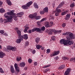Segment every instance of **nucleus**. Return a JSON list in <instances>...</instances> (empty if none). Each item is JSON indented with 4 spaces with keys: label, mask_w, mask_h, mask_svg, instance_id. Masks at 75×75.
Returning <instances> with one entry per match:
<instances>
[{
    "label": "nucleus",
    "mask_w": 75,
    "mask_h": 75,
    "mask_svg": "<svg viewBox=\"0 0 75 75\" xmlns=\"http://www.w3.org/2000/svg\"><path fill=\"white\" fill-rule=\"evenodd\" d=\"M14 11L12 10L11 12H8L5 14L4 17L7 18L4 19V23H7L8 22H9L10 23L11 22L13 17V19L14 20H15V21L17 20V16H11V15H16V14L14 13Z\"/></svg>",
    "instance_id": "f257e3e1"
},
{
    "label": "nucleus",
    "mask_w": 75,
    "mask_h": 75,
    "mask_svg": "<svg viewBox=\"0 0 75 75\" xmlns=\"http://www.w3.org/2000/svg\"><path fill=\"white\" fill-rule=\"evenodd\" d=\"M60 42L61 44H64L65 45H71L74 44V42L69 40H65L64 39H62L60 40Z\"/></svg>",
    "instance_id": "f03ea898"
},
{
    "label": "nucleus",
    "mask_w": 75,
    "mask_h": 75,
    "mask_svg": "<svg viewBox=\"0 0 75 75\" xmlns=\"http://www.w3.org/2000/svg\"><path fill=\"white\" fill-rule=\"evenodd\" d=\"M33 4V2L32 1H30L27 3L26 5H23L21 7L24 10H26L28 8V7Z\"/></svg>",
    "instance_id": "7ed1b4c3"
},
{
    "label": "nucleus",
    "mask_w": 75,
    "mask_h": 75,
    "mask_svg": "<svg viewBox=\"0 0 75 75\" xmlns=\"http://www.w3.org/2000/svg\"><path fill=\"white\" fill-rule=\"evenodd\" d=\"M66 38L68 40H72V39H75V35L72 33H70L69 36H66Z\"/></svg>",
    "instance_id": "20e7f679"
},
{
    "label": "nucleus",
    "mask_w": 75,
    "mask_h": 75,
    "mask_svg": "<svg viewBox=\"0 0 75 75\" xmlns=\"http://www.w3.org/2000/svg\"><path fill=\"white\" fill-rule=\"evenodd\" d=\"M52 32L56 33L58 32V31L56 30H53L52 29H50L49 30V33L50 34H52Z\"/></svg>",
    "instance_id": "39448f33"
},
{
    "label": "nucleus",
    "mask_w": 75,
    "mask_h": 75,
    "mask_svg": "<svg viewBox=\"0 0 75 75\" xmlns=\"http://www.w3.org/2000/svg\"><path fill=\"white\" fill-rule=\"evenodd\" d=\"M61 12V10L60 9H59L57 10V11L55 13V16H58L59 15V13Z\"/></svg>",
    "instance_id": "423d86ee"
},
{
    "label": "nucleus",
    "mask_w": 75,
    "mask_h": 75,
    "mask_svg": "<svg viewBox=\"0 0 75 75\" xmlns=\"http://www.w3.org/2000/svg\"><path fill=\"white\" fill-rule=\"evenodd\" d=\"M71 71V69L68 68V69L67 71L64 73V75H69V72Z\"/></svg>",
    "instance_id": "0eeeda50"
},
{
    "label": "nucleus",
    "mask_w": 75,
    "mask_h": 75,
    "mask_svg": "<svg viewBox=\"0 0 75 75\" xmlns=\"http://www.w3.org/2000/svg\"><path fill=\"white\" fill-rule=\"evenodd\" d=\"M34 31H38V32H40L41 33H42V31H41V28H34Z\"/></svg>",
    "instance_id": "6e6552de"
},
{
    "label": "nucleus",
    "mask_w": 75,
    "mask_h": 75,
    "mask_svg": "<svg viewBox=\"0 0 75 75\" xmlns=\"http://www.w3.org/2000/svg\"><path fill=\"white\" fill-rule=\"evenodd\" d=\"M16 32L19 37V38H21V31L20 30H17Z\"/></svg>",
    "instance_id": "1a4fd4ad"
},
{
    "label": "nucleus",
    "mask_w": 75,
    "mask_h": 75,
    "mask_svg": "<svg viewBox=\"0 0 75 75\" xmlns=\"http://www.w3.org/2000/svg\"><path fill=\"white\" fill-rule=\"evenodd\" d=\"M21 37L22 39L24 38L25 40H27L28 39V35L27 34H25L23 36H21Z\"/></svg>",
    "instance_id": "9d476101"
},
{
    "label": "nucleus",
    "mask_w": 75,
    "mask_h": 75,
    "mask_svg": "<svg viewBox=\"0 0 75 75\" xmlns=\"http://www.w3.org/2000/svg\"><path fill=\"white\" fill-rule=\"evenodd\" d=\"M20 38L18 39H17L16 41V43L18 44H19V43H20L21 42V40H22V38L21 37V38Z\"/></svg>",
    "instance_id": "9b49d317"
},
{
    "label": "nucleus",
    "mask_w": 75,
    "mask_h": 75,
    "mask_svg": "<svg viewBox=\"0 0 75 75\" xmlns=\"http://www.w3.org/2000/svg\"><path fill=\"white\" fill-rule=\"evenodd\" d=\"M35 13L32 15H30L29 16V17L30 18H35Z\"/></svg>",
    "instance_id": "f8f14e48"
},
{
    "label": "nucleus",
    "mask_w": 75,
    "mask_h": 75,
    "mask_svg": "<svg viewBox=\"0 0 75 75\" xmlns=\"http://www.w3.org/2000/svg\"><path fill=\"white\" fill-rule=\"evenodd\" d=\"M5 54H4L2 52H0V58H3L4 57V56L5 55Z\"/></svg>",
    "instance_id": "ddd939ff"
},
{
    "label": "nucleus",
    "mask_w": 75,
    "mask_h": 75,
    "mask_svg": "<svg viewBox=\"0 0 75 75\" xmlns=\"http://www.w3.org/2000/svg\"><path fill=\"white\" fill-rule=\"evenodd\" d=\"M70 16L71 15L70 14H67L66 15V17L65 18V20H69V19L70 18Z\"/></svg>",
    "instance_id": "4468645a"
},
{
    "label": "nucleus",
    "mask_w": 75,
    "mask_h": 75,
    "mask_svg": "<svg viewBox=\"0 0 75 75\" xmlns=\"http://www.w3.org/2000/svg\"><path fill=\"white\" fill-rule=\"evenodd\" d=\"M24 14L23 12H20L18 13L16 15L17 16V17H21Z\"/></svg>",
    "instance_id": "2eb2a0df"
},
{
    "label": "nucleus",
    "mask_w": 75,
    "mask_h": 75,
    "mask_svg": "<svg viewBox=\"0 0 75 75\" xmlns=\"http://www.w3.org/2000/svg\"><path fill=\"white\" fill-rule=\"evenodd\" d=\"M36 20H39L40 18V16H37V13H35V18Z\"/></svg>",
    "instance_id": "dca6fc26"
},
{
    "label": "nucleus",
    "mask_w": 75,
    "mask_h": 75,
    "mask_svg": "<svg viewBox=\"0 0 75 75\" xmlns=\"http://www.w3.org/2000/svg\"><path fill=\"white\" fill-rule=\"evenodd\" d=\"M64 4V2H62L58 6L57 8H61V7H62V6Z\"/></svg>",
    "instance_id": "f3484780"
},
{
    "label": "nucleus",
    "mask_w": 75,
    "mask_h": 75,
    "mask_svg": "<svg viewBox=\"0 0 75 75\" xmlns=\"http://www.w3.org/2000/svg\"><path fill=\"white\" fill-rule=\"evenodd\" d=\"M11 71L12 74H13L15 72L14 71V67L13 66H11Z\"/></svg>",
    "instance_id": "a211bd4d"
},
{
    "label": "nucleus",
    "mask_w": 75,
    "mask_h": 75,
    "mask_svg": "<svg viewBox=\"0 0 75 75\" xmlns=\"http://www.w3.org/2000/svg\"><path fill=\"white\" fill-rule=\"evenodd\" d=\"M54 53L53 54V56H55V55H57L59 54V51H54Z\"/></svg>",
    "instance_id": "6ab92c4d"
},
{
    "label": "nucleus",
    "mask_w": 75,
    "mask_h": 75,
    "mask_svg": "<svg viewBox=\"0 0 75 75\" xmlns=\"http://www.w3.org/2000/svg\"><path fill=\"white\" fill-rule=\"evenodd\" d=\"M25 64L24 62H23L20 63V66L21 67H25Z\"/></svg>",
    "instance_id": "aec40b11"
},
{
    "label": "nucleus",
    "mask_w": 75,
    "mask_h": 75,
    "mask_svg": "<svg viewBox=\"0 0 75 75\" xmlns=\"http://www.w3.org/2000/svg\"><path fill=\"white\" fill-rule=\"evenodd\" d=\"M69 34H70V32H67L65 33H63V35H67L66 36H69Z\"/></svg>",
    "instance_id": "412c9836"
},
{
    "label": "nucleus",
    "mask_w": 75,
    "mask_h": 75,
    "mask_svg": "<svg viewBox=\"0 0 75 75\" xmlns=\"http://www.w3.org/2000/svg\"><path fill=\"white\" fill-rule=\"evenodd\" d=\"M43 10L46 13H48V8L47 7H45L43 9Z\"/></svg>",
    "instance_id": "4be33fe9"
},
{
    "label": "nucleus",
    "mask_w": 75,
    "mask_h": 75,
    "mask_svg": "<svg viewBox=\"0 0 75 75\" xmlns=\"http://www.w3.org/2000/svg\"><path fill=\"white\" fill-rule=\"evenodd\" d=\"M6 1L9 6H11V2L10 0H6Z\"/></svg>",
    "instance_id": "5701e85b"
},
{
    "label": "nucleus",
    "mask_w": 75,
    "mask_h": 75,
    "mask_svg": "<svg viewBox=\"0 0 75 75\" xmlns=\"http://www.w3.org/2000/svg\"><path fill=\"white\" fill-rule=\"evenodd\" d=\"M65 67V65H62L59 67V69H63Z\"/></svg>",
    "instance_id": "b1692460"
},
{
    "label": "nucleus",
    "mask_w": 75,
    "mask_h": 75,
    "mask_svg": "<svg viewBox=\"0 0 75 75\" xmlns=\"http://www.w3.org/2000/svg\"><path fill=\"white\" fill-rule=\"evenodd\" d=\"M40 40V39L39 38H37L35 39V42L37 44V43H38V42H39Z\"/></svg>",
    "instance_id": "393cba45"
},
{
    "label": "nucleus",
    "mask_w": 75,
    "mask_h": 75,
    "mask_svg": "<svg viewBox=\"0 0 75 75\" xmlns=\"http://www.w3.org/2000/svg\"><path fill=\"white\" fill-rule=\"evenodd\" d=\"M29 29V27H26L25 28V29L24 30V33H27V30Z\"/></svg>",
    "instance_id": "a878e982"
},
{
    "label": "nucleus",
    "mask_w": 75,
    "mask_h": 75,
    "mask_svg": "<svg viewBox=\"0 0 75 75\" xmlns=\"http://www.w3.org/2000/svg\"><path fill=\"white\" fill-rule=\"evenodd\" d=\"M34 6L35 8H38V6L37 5V4L36 3H34Z\"/></svg>",
    "instance_id": "bb28decb"
},
{
    "label": "nucleus",
    "mask_w": 75,
    "mask_h": 75,
    "mask_svg": "<svg viewBox=\"0 0 75 75\" xmlns=\"http://www.w3.org/2000/svg\"><path fill=\"white\" fill-rule=\"evenodd\" d=\"M29 33L30 34H31L32 33H33V32H34V29H31V30H28Z\"/></svg>",
    "instance_id": "cd10ccee"
},
{
    "label": "nucleus",
    "mask_w": 75,
    "mask_h": 75,
    "mask_svg": "<svg viewBox=\"0 0 75 75\" xmlns=\"http://www.w3.org/2000/svg\"><path fill=\"white\" fill-rule=\"evenodd\" d=\"M16 47H12L11 48V50L13 51H16Z\"/></svg>",
    "instance_id": "c85d7f7f"
},
{
    "label": "nucleus",
    "mask_w": 75,
    "mask_h": 75,
    "mask_svg": "<svg viewBox=\"0 0 75 75\" xmlns=\"http://www.w3.org/2000/svg\"><path fill=\"white\" fill-rule=\"evenodd\" d=\"M12 47L11 46H8L7 47V49L8 50H11Z\"/></svg>",
    "instance_id": "c756f323"
},
{
    "label": "nucleus",
    "mask_w": 75,
    "mask_h": 75,
    "mask_svg": "<svg viewBox=\"0 0 75 75\" xmlns=\"http://www.w3.org/2000/svg\"><path fill=\"white\" fill-rule=\"evenodd\" d=\"M21 59V57H16V60L18 62L20 61Z\"/></svg>",
    "instance_id": "7c9ffc66"
},
{
    "label": "nucleus",
    "mask_w": 75,
    "mask_h": 75,
    "mask_svg": "<svg viewBox=\"0 0 75 75\" xmlns=\"http://www.w3.org/2000/svg\"><path fill=\"white\" fill-rule=\"evenodd\" d=\"M4 12H5V10L3 8H1L0 9V13H4Z\"/></svg>",
    "instance_id": "2f4dec72"
},
{
    "label": "nucleus",
    "mask_w": 75,
    "mask_h": 75,
    "mask_svg": "<svg viewBox=\"0 0 75 75\" xmlns=\"http://www.w3.org/2000/svg\"><path fill=\"white\" fill-rule=\"evenodd\" d=\"M45 28L44 26H42L41 28L40 29L41 31H45Z\"/></svg>",
    "instance_id": "473e14b6"
},
{
    "label": "nucleus",
    "mask_w": 75,
    "mask_h": 75,
    "mask_svg": "<svg viewBox=\"0 0 75 75\" xmlns=\"http://www.w3.org/2000/svg\"><path fill=\"white\" fill-rule=\"evenodd\" d=\"M68 12V11H65V12H63L62 13L61 15L62 16H64V15H65V14H66V13H67V12Z\"/></svg>",
    "instance_id": "72a5a7b5"
},
{
    "label": "nucleus",
    "mask_w": 75,
    "mask_h": 75,
    "mask_svg": "<svg viewBox=\"0 0 75 75\" xmlns=\"http://www.w3.org/2000/svg\"><path fill=\"white\" fill-rule=\"evenodd\" d=\"M42 46H40V45H37L36 46V48L38 50H40V48H41Z\"/></svg>",
    "instance_id": "f704fd0d"
},
{
    "label": "nucleus",
    "mask_w": 75,
    "mask_h": 75,
    "mask_svg": "<svg viewBox=\"0 0 75 75\" xmlns=\"http://www.w3.org/2000/svg\"><path fill=\"white\" fill-rule=\"evenodd\" d=\"M15 69L17 72L20 71V68H19V67L15 68Z\"/></svg>",
    "instance_id": "c9c22d12"
},
{
    "label": "nucleus",
    "mask_w": 75,
    "mask_h": 75,
    "mask_svg": "<svg viewBox=\"0 0 75 75\" xmlns=\"http://www.w3.org/2000/svg\"><path fill=\"white\" fill-rule=\"evenodd\" d=\"M47 54H49L51 52V50H50V49H48L47 50Z\"/></svg>",
    "instance_id": "e433bc0d"
},
{
    "label": "nucleus",
    "mask_w": 75,
    "mask_h": 75,
    "mask_svg": "<svg viewBox=\"0 0 75 75\" xmlns=\"http://www.w3.org/2000/svg\"><path fill=\"white\" fill-rule=\"evenodd\" d=\"M0 72H1V73H2V74H3V73H4V71H3V69H2L1 68H0Z\"/></svg>",
    "instance_id": "4c0bfd02"
},
{
    "label": "nucleus",
    "mask_w": 75,
    "mask_h": 75,
    "mask_svg": "<svg viewBox=\"0 0 75 75\" xmlns=\"http://www.w3.org/2000/svg\"><path fill=\"white\" fill-rule=\"evenodd\" d=\"M50 18H51L52 20H54V16H53L52 15H50Z\"/></svg>",
    "instance_id": "58836bf2"
},
{
    "label": "nucleus",
    "mask_w": 75,
    "mask_h": 75,
    "mask_svg": "<svg viewBox=\"0 0 75 75\" xmlns=\"http://www.w3.org/2000/svg\"><path fill=\"white\" fill-rule=\"evenodd\" d=\"M28 62L29 63L31 64L33 62V60L31 59H29L28 60Z\"/></svg>",
    "instance_id": "ea45409f"
},
{
    "label": "nucleus",
    "mask_w": 75,
    "mask_h": 75,
    "mask_svg": "<svg viewBox=\"0 0 75 75\" xmlns=\"http://www.w3.org/2000/svg\"><path fill=\"white\" fill-rule=\"evenodd\" d=\"M45 27L46 28H48L50 27V25L48 23H47L45 25Z\"/></svg>",
    "instance_id": "a19ab883"
},
{
    "label": "nucleus",
    "mask_w": 75,
    "mask_h": 75,
    "mask_svg": "<svg viewBox=\"0 0 75 75\" xmlns=\"http://www.w3.org/2000/svg\"><path fill=\"white\" fill-rule=\"evenodd\" d=\"M63 59H67V60H68V59H69L68 57H63Z\"/></svg>",
    "instance_id": "79ce46f5"
},
{
    "label": "nucleus",
    "mask_w": 75,
    "mask_h": 75,
    "mask_svg": "<svg viewBox=\"0 0 75 75\" xmlns=\"http://www.w3.org/2000/svg\"><path fill=\"white\" fill-rule=\"evenodd\" d=\"M44 13H45V12H44V11H42L40 12V14H44Z\"/></svg>",
    "instance_id": "37998d69"
},
{
    "label": "nucleus",
    "mask_w": 75,
    "mask_h": 75,
    "mask_svg": "<svg viewBox=\"0 0 75 75\" xmlns=\"http://www.w3.org/2000/svg\"><path fill=\"white\" fill-rule=\"evenodd\" d=\"M14 67L15 68H18V64H17V63H15L14 64Z\"/></svg>",
    "instance_id": "c03bdc74"
},
{
    "label": "nucleus",
    "mask_w": 75,
    "mask_h": 75,
    "mask_svg": "<svg viewBox=\"0 0 75 75\" xmlns=\"http://www.w3.org/2000/svg\"><path fill=\"white\" fill-rule=\"evenodd\" d=\"M55 36H52L51 37V39L53 41H54V40H55Z\"/></svg>",
    "instance_id": "a18cd8bd"
},
{
    "label": "nucleus",
    "mask_w": 75,
    "mask_h": 75,
    "mask_svg": "<svg viewBox=\"0 0 75 75\" xmlns=\"http://www.w3.org/2000/svg\"><path fill=\"white\" fill-rule=\"evenodd\" d=\"M29 45V43H28V42H26L25 43V46H28Z\"/></svg>",
    "instance_id": "49530a36"
},
{
    "label": "nucleus",
    "mask_w": 75,
    "mask_h": 75,
    "mask_svg": "<svg viewBox=\"0 0 75 75\" xmlns=\"http://www.w3.org/2000/svg\"><path fill=\"white\" fill-rule=\"evenodd\" d=\"M66 25V24L65 23H63L62 25V27H65Z\"/></svg>",
    "instance_id": "de8ad7c7"
},
{
    "label": "nucleus",
    "mask_w": 75,
    "mask_h": 75,
    "mask_svg": "<svg viewBox=\"0 0 75 75\" xmlns=\"http://www.w3.org/2000/svg\"><path fill=\"white\" fill-rule=\"evenodd\" d=\"M70 7H74V4H72L70 5Z\"/></svg>",
    "instance_id": "09e8293b"
},
{
    "label": "nucleus",
    "mask_w": 75,
    "mask_h": 75,
    "mask_svg": "<svg viewBox=\"0 0 75 75\" xmlns=\"http://www.w3.org/2000/svg\"><path fill=\"white\" fill-rule=\"evenodd\" d=\"M50 66H51V65H50V64L47 65L45 66V67H43V68H47L48 67H50Z\"/></svg>",
    "instance_id": "8fccbe9b"
},
{
    "label": "nucleus",
    "mask_w": 75,
    "mask_h": 75,
    "mask_svg": "<svg viewBox=\"0 0 75 75\" xmlns=\"http://www.w3.org/2000/svg\"><path fill=\"white\" fill-rule=\"evenodd\" d=\"M0 33L1 34H4V30H1L0 31Z\"/></svg>",
    "instance_id": "3c124183"
},
{
    "label": "nucleus",
    "mask_w": 75,
    "mask_h": 75,
    "mask_svg": "<svg viewBox=\"0 0 75 75\" xmlns=\"http://www.w3.org/2000/svg\"><path fill=\"white\" fill-rule=\"evenodd\" d=\"M45 20V18H43L40 21V22H43Z\"/></svg>",
    "instance_id": "603ef678"
},
{
    "label": "nucleus",
    "mask_w": 75,
    "mask_h": 75,
    "mask_svg": "<svg viewBox=\"0 0 75 75\" xmlns=\"http://www.w3.org/2000/svg\"><path fill=\"white\" fill-rule=\"evenodd\" d=\"M41 21H38L37 22V24L38 25H40V23H41Z\"/></svg>",
    "instance_id": "864d4df0"
},
{
    "label": "nucleus",
    "mask_w": 75,
    "mask_h": 75,
    "mask_svg": "<svg viewBox=\"0 0 75 75\" xmlns=\"http://www.w3.org/2000/svg\"><path fill=\"white\" fill-rule=\"evenodd\" d=\"M36 52L35 50H34L32 51V53L33 54H34Z\"/></svg>",
    "instance_id": "5fc2aeb1"
},
{
    "label": "nucleus",
    "mask_w": 75,
    "mask_h": 75,
    "mask_svg": "<svg viewBox=\"0 0 75 75\" xmlns=\"http://www.w3.org/2000/svg\"><path fill=\"white\" fill-rule=\"evenodd\" d=\"M3 18H0V22H3Z\"/></svg>",
    "instance_id": "6e6d98bb"
},
{
    "label": "nucleus",
    "mask_w": 75,
    "mask_h": 75,
    "mask_svg": "<svg viewBox=\"0 0 75 75\" xmlns=\"http://www.w3.org/2000/svg\"><path fill=\"white\" fill-rule=\"evenodd\" d=\"M4 35H5V36H8V34L6 33H4Z\"/></svg>",
    "instance_id": "4d7b16f0"
},
{
    "label": "nucleus",
    "mask_w": 75,
    "mask_h": 75,
    "mask_svg": "<svg viewBox=\"0 0 75 75\" xmlns=\"http://www.w3.org/2000/svg\"><path fill=\"white\" fill-rule=\"evenodd\" d=\"M73 60L74 59H73L72 58H71L70 59V61H73Z\"/></svg>",
    "instance_id": "13d9d810"
},
{
    "label": "nucleus",
    "mask_w": 75,
    "mask_h": 75,
    "mask_svg": "<svg viewBox=\"0 0 75 75\" xmlns=\"http://www.w3.org/2000/svg\"><path fill=\"white\" fill-rule=\"evenodd\" d=\"M3 4V2H2L0 1V6H1V5H2Z\"/></svg>",
    "instance_id": "bf43d9fd"
},
{
    "label": "nucleus",
    "mask_w": 75,
    "mask_h": 75,
    "mask_svg": "<svg viewBox=\"0 0 75 75\" xmlns=\"http://www.w3.org/2000/svg\"><path fill=\"white\" fill-rule=\"evenodd\" d=\"M34 65H37V62H35L34 63Z\"/></svg>",
    "instance_id": "052dcab7"
},
{
    "label": "nucleus",
    "mask_w": 75,
    "mask_h": 75,
    "mask_svg": "<svg viewBox=\"0 0 75 75\" xmlns=\"http://www.w3.org/2000/svg\"><path fill=\"white\" fill-rule=\"evenodd\" d=\"M45 72H48V69H45Z\"/></svg>",
    "instance_id": "680f3d73"
},
{
    "label": "nucleus",
    "mask_w": 75,
    "mask_h": 75,
    "mask_svg": "<svg viewBox=\"0 0 75 75\" xmlns=\"http://www.w3.org/2000/svg\"><path fill=\"white\" fill-rule=\"evenodd\" d=\"M55 59L56 60H57V59H58V57H55Z\"/></svg>",
    "instance_id": "e2e57ef3"
},
{
    "label": "nucleus",
    "mask_w": 75,
    "mask_h": 75,
    "mask_svg": "<svg viewBox=\"0 0 75 75\" xmlns=\"http://www.w3.org/2000/svg\"><path fill=\"white\" fill-rule=\"evenodd\" d=\"M27 69H28L27 67H25V70H27Z\"/></svg>",
    "instance_id": "0e129e2a"
},
{
    "label": "nucleus",
    "mask_w": 75,
    "mask_h": 75,
    "mask_svg": "<svg viewBox=\"0 0 75 75\" xmlns=\"http://www.w3.org/2000/svg\"><path fill=\"white\" fill-rule=\"evenodd\" d=\"M41 50H43L44 49V47H42L41 48Z\"/></svg>",
    "instance_id": "69168bd1"
},
{
    "label": "nucleus",
    "mask_w": 75,
    "mask_h": 75,
    "mask_svg": "<svg viewBox=\"0 0 75 75\" xmlns=\"http://www.w3.org/2000/svg\"><path fill=\"white\" fill-rule=\"evenodd\" d=\"M50 24H51V25H52L53 24V22H51L50 23Z\"/></svg>",
    "instance_id": "338daca9"
},
{
    "label": "nucleus",
    "mask_w": 75,
    "mask_h": 75,
    "mask_svg": "<svg viewBox=\"0 0 75 75\" xmlns=\"http://www.w3.org/2000/svg\"><path fill=\"white\" fill-rule=\"evenodd\" d=\"M73 60H74V62H75V58H74V59H73Z\"/></svg>",
    "instance_id": "774afa93"
}]
</instances>
